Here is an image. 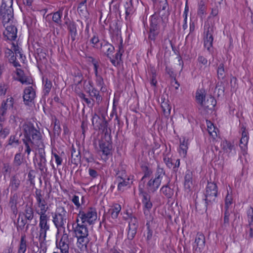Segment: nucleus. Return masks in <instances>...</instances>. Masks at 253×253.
<instances>
[{"label":"nucleus","instance_id":"412c9836","mask_svg":"<svg viewBox=\"0 0 253 253\" xmlns=\"http://www.w3.org/2000/svg\"><path fill=\"white\" fill-rule=\"evenodd\" d=\"M73 226L76 237L88 236V229L84 223H82V224H73Z\"/></svg>","mask_w":253,"mask_h":253},{"label":"nucleus","instance_id":"6e6d98bb","mask_svg":"<svg viewBox=\"0 0 253 253\" xmlns=\"http://www.w3.org/2000/svg\"><path fill=\"white\" fill-rule=\"evenodd\" d=\"M77 10L80 15L85 18L88 17V13L87 12L86 5H85L84 6H81L78 5Z\"/></svg>","mask_w":253,"mask_h":253},{"label":"nucleus","instance_id":"09e8293b","mask_svg":"<svg viewBox=\"0 0 253 253\" xmlns=\"http://www.w3.org/2000/svg\"><path fill=\"white\" fill-rule=\"evenodd\" d=\"M184 187L187 190H190L193 185L192 175H186L185 176Z\"/></svg>","mask_w":253,"mask_h":253},{"label":"nucleus","instance_id":"3c124183","mask_svg":"<svg viewBox=\"0 0 253 253\" xmlns=\"http://www.w3.org/2000/svg\"><path fill=\"white\" fill-rule=\"evenodd\" d=\"M232 194L229 193V191L227 190V193L226 196V198L225 199V210H229V208L230 206L232 204Z\"/></svg>","mask_w":253,"mask_h":253},{"label":"nucleus","instance_id":"4be33fe9","mask_svg":"<svg viewBox=\"0 0 253 253\" xmlns=\"http://www.w3.org/2000/svg\"><path fill=\"white\" fill-rule=\"evenodd\" d=\"M99 146L103 155L108 156L112 154V141L100 140Z\"/></svg>","mask_w":253,"mask_h":253},{"label":"nucleus","instance_id":"a18cd8bd","mask_svg":"<svg viewBox=\"0 0 253 253\" xmlns=\"http://www.w3.org/2000/svg\"><path fill=\"white\" fill-rule=\"evenodd\" d=\"M207 6L203 0H201L199 3L198 14L201 17L206 14Z\"/></svg>","mask_w":253,"mask_h":253},{"label":"nucleus","instance_id":"e433bc0d","mask_svg":"<svg viewBox=\"0 0 253 253\" xmlns=\"http://www.w3.org/2000/svg\"><path fill=\"white\" fill-rule=\"evenodd\" d=\"M73 76L74 77V82L75 83L76 86L80 84L83 80V75L82 72L78 70L74 73Z\"/></svg>","mask_w":253,"mask_h":253},{"label":"nucleus","instance_id":"de8ad7c7","mask_svg":"<svg viewBox=\"0 0 253 253\" xmlns=\"http://www.w3.org/2000/svg\"><path fill=\"white\" fill-rule=\"evenodd\" d=\"M46 56V54L44 51L38 55H35L36 59L38 62V67L39 68H40V63H43L44 62V63L45 64L47 62V59Z\"/></svg>","mask_w":253,"mask_h":253},{"label":"nucleus","instance_id":"13d9d810","mask_svg":"<svg viewBox=\"0 0 253 253\" xmlns=\"http://www.w3.org/2000/svg\"><path fill=\"white\" fill-rule=\"evenodd\" d=\"M20 181L16 178L15 176H13L11 181V189L15 191L18 188L20 185Z\"/></svg>","mask_w":253,"mask_h":253},{"label":"nucleus","instance_id":"680f3d73","mask_svg":"<svg viewBox=\"0 0 253 253\" xmlns=\"http://www.w3.org/2000/svg\"><path fill=\"white\" fill-rule=\"evenodd\" d=\"M160 11V13H162L163 11L167 12V15H169V12L168 10H166V8L168 7V4L167 1L160 3L159 4L156 5Z\"/></svg>","mask_w":253,"mask_h":253},{"label":"nucleus","instance_id":"39448f33","mask_svg":"<svg viewBox=\"0 0 253 253\" xmlns=\"http://www.w3.org/2000/svg\"><path fill=\"white\" fill-rule=\"evenodd\" d=\"M142 203L145 219L146 220L153 221V214L152 212L153 205L151 201L150 196L149 194L146 193L143 194Z\"/></svg>","mask_w":253,"mask_h":253},{"label":"nucleus","instance_id":"4d7b16f0","mask_svg":"<svg viewBox=\"0 0 253 253\" xmlns=\"http://www.w3.org/2000/svg\"><path fill=\"white\" fill-rule=\"evenodd\" d=\"M8 107L7 102L3 100L0 106V116H4L6 115Z\"/></svg>","mask_w":253,"mask_h":253},{"label":"nucleus","instance_id":"9b49d317","mask_svg":"<svg viewBox=\"0 0 253 253\" xmlns=\"http://www.w3.org/2000/svg\"><path fill=\"white\" fill-rule=\"evenodd\" d=\"M49 217L47 214L40 215L39 219V227H40V237L43 238L44 240L46 236V232L49 230V225L48 224Z\"/></svg>","mask_w":253,"mask_h":253},{"label":"nucleus","instance_id":"864d4df0","mask_svg":"<svg viewBox=\"0 0 253 253\" xmlns=\"http://www.w3.org/2000/svg\"><path fill=\"white\" fill-rule=\"evenodd\" d=\"M52 155L54 156L57 165L58 166L61 165L62 162V156L65 155L64 152L63 151H62L61 153H59V154H58L56 153H55L52 151Z\"/></svg>","mask_w":253,"mask_h":253},{"label":"nucleus","instance_id":"20e7f679","mask_svg":"<svg viewBox=\"0 0 253 253\" xmlns=\"http://www.w3.org/2000/svg\"><path fill=\"white\" fill-rule=\"evenodd\" d=\"M213 26H211L208 22L205 23L204 32V46L207 48V50L209 52H211V47L213 46Z\"/></svg>","mask_w":253,"mask_h":253},{"label":"nucleus","instance_id":"c85d7f7f","mask_svg":"<svg viewBox=\"0 0 253 253\" xmlns=\"http://www.w3.org/2000/svg\"><path fill=\"white\" fill-rule=\"evenodd\" d=\"M77 246L78 248H80L81 250L85 249L87 247V245L89 242V239L88 237H77Z\"/></svg>","mask_w":253,"mask_h":253},{"label":"nucleus","instance_id":"4c0bfd02","mask_svg":"<svg viewBox=\"0 0 253 253\" xmlns=\"http://www.w3.org/2000/svg\"><path fill=\"white\" fill-rule=\"evenodd\" d=\"M27 220L28 219L22 215V213H19L17 219V229L22 230L27 223Z\"/></svg>","mask_w":253,"mask_h":253},{"label":"nucleus","instance_id":"69168bd1","mask_svg":"<svg viewBox=\"0 0 253 253\" xmlns=\"http://www.w3.org/2000/svg\"><path fill=\"white\" fill-rule=\"evenodd\" d=\"M8 60L9 62L10 63H12L15 67H20L21 66L19 63L16 61V55H14V53L10 56Z\"/></svg>","mask_w":253,"mask_h":253},{"label":"nucleus","instance_id":"6e6552de","mask_svg":"<svg viewBox=\"0 0 253 253\" xmlns=\"http://www.w3.org/2000/svg\"><path fill=\"white\" fill-rule=\"evenodd\" d=\"M205 195L207 204L215 202L217 196V187L216 184L214 182H208Z\"/></svg>","mask_w":253,"mask_h":253},{"label":"nucleus","instance_id":"f257e3e1","mask_svg":"<svg viewBox=\"0 0 253 253\" xmlns=\"http://www.w3.org/2000/svg\"><path fill=\"white\" fill-rule=\"evenodd\" d=\"M23 128L24 138L22 140L26 147L25 153L29 155L31 151L30 144L40 147L42 143V135L32 123H24Z\"/></svg>","mask_w":253,"mask_h":253},{"label":"nucleus","instance_id":"58836bf2","mask_svg":"<svg viewBox=\"0 0 253 253\" xmlns=\"http://www.w3.org/2000/svg\"><path fill=\"white\" fill-rule=\"evenodd\" d=\"M124 52L123 45V40H121L120 43L119 45V49L117 50V53L115 54V58L116 60L118 61L117 64L122 61V56Z\"/></svg>","mask_w":253,"mask_h":253},{"label":"nucleus","instance_id":"49530a36","mask_svg":"<svg viewBox=\"0 0 253 253\" xmlns=\"http://www.w3.org/2000/svg\"><path fill=\"white\" fill-rule=\"evenodd\" d=\"M27 250V242L25 237L22 236L18 248V253H25Z\"/></svg>","mask_w":253,"mask_h":253},{"label":"nucleus","instance_id":"a878e982","mask_svg":"<svg viewBox=\"0 0 253 253\" xmlns=\"http://www.w3.org/2000/svg\"><path fill=\"white\" fill-rule=\"evenodd\" d=\"M207 98L205 90L203 88L198 89L196 92L195 99L196 101L202 107L203 103Z\"/></svg>","mask_w":253,"mask_h":253},{"label":"nucleus","instance_id":"bb28decb","mask_svg":"<svg viewBox=\"0 0 253 253\" xmlns=\"http://www.w3.org/2000/svg\"><path fill=\"white\" fill-rule=\"evenodd\" d=\"M81 155L80 151H76L73 146L71 150V162L77 166L81 163Z\"/></svg>","mask_w":253,"mask_h":253},{"label":"nucleus","instance_id":"473e14b6","mask_svg":"<svg viewBox=\"0 0 253 253\" xmlns=\"http://www.w3.org/2000/svg\"><path fill=\"white\" fill-rule=\"evenodd\" d=\"M222 149L226 153H230L234 149L233 143H231L226 140H223L221 143Z\"/></svg>","mask_w":253,"mask_h":253},{"label":"nucleus","instance_id":"338daca9","mask_svg":"<svg viewBox=\"0 0 253 253\" xmlns=\"http://www.w3.org/2000/svg\"><path fill=\"white\" fill-rule=\"evenodd\" d=\"M141 169L144 172V174H151L152 171L149 168V165L147 164H142L141 166Z\"/></svg>","mask_w":253,"mask_h":253},{"label":"nucleus","instance_id":"79ce46f5","mask_svg":"<svg viewBox=\"0 0 253 253\" xmlns=\"http://www.w3.org/2000/svg\"><path fill=\"white\" fill-rule=\"evenodd\" d=\"M43 83L44 84V95H47L51 88L52 86L51 82L46 78L45 80L43 79Z\"/></svg>","mask_w":253,"mask_h":253},{"label":"nucleus","instance_id":"9d476101","mask_svg":"<svg viewBox=\"0 0 253 253\" xmlns=\"http://www.w3.org/2000/svg\"><path fill=\"white\" fill-rule=\"evenodd\" d=\"M125 219L129 218L127 237L129 240H132L136 235L138 227V221L136 217L129 215L126 212V216H124Z\"/></svg>","mask_w":253,"mask_h":253},{"label":"nucleus","instance_id":"8fccbe9b","mask_svg":"<svg viewBox=\"0 0 253 253\" xmlns=\"http://www.w3.org/2000/svg\"><path fill=\"white\" fill-rule=\"evenodd\" d=\"M161 107L164 114L166 116H169L170 113L171 107L168 103V102L165 101V98H164L163 101L161 103Z\"/></svg>","mask_w":253,"mask_h":253},{"label":"nucleus","instance_id":"f03ea898","mask_svg":"<svg viewBox=\"0 0 253 253\" xmlns=\"http://www.w3.org/2000/svg\"><path fill=\"white\" fill-rule=\"evenodd\" d=\"M68 216V212L64 207L59 206L56 208L52 215V222L58 231L65 228Z\"/></svg>","mask_w":253,"mask_h":253},{"label":"nucleus","instance_id":"b1692460","mask_svg":"<svg viewBox=\"0 0 253 253\" xmlns=\"http://www.w3.org/2000/svg\"><path fill=\"white\" fill-rule=\"evenodd\" d=\"M17 76L18 77V81L22 84H30L32 83L33 80L24 75V72L20 69H17Z\"/></svg>","mask_w":253,"mask_h":253},{"label":"nucleus","instance_id":"603ef678","mask_svg":"<svg viewBox=\"0 0 253 253\" xmlns=\"http://www.w3.org/2000/svg\"><path fill=\"white\" fill-rule=\"evenodd\" d=\"M18 199V196L16 194H14L10 198L9 205L12 209V210L14 212L16 210V205H17V201Z\"/></svg>","mask_w":253,"mask_h":253},{"label":"nucleus","instance_id":"0eeeda50","mask_svg":"<svg viewBox=\"0 0 253 253\" xmlns=\"http://www.w3.org/2000/svg\"><path fill=\"white\" fill-rule=\"evenodd\" d=\"M82 223H88L89 224L93 223L97 219V212L93 208H90L87 211H80L78 213Z\"/></svg>","mask_w":253,"mask_h":253},{"label":"nucleus","instance_id":"393cba45","mask_svg":"<svg viewBox=\"0 0 253 253\" xmlns=\"http://www.w3.org/2000/svg\"><path fill=\"white\" fill-rule=\"evenodd\" d=\"M217 78L218 80H224L226 77L227 70L225 68L224 63L222 62L217 65L216 68Z\"/></svg>","mask_w":253,"mask_h":253},{"label":"nucleus","instance_id":"dca6fc26","mask_svg":"<svg viewBox=\"0 0 253 253\" xmlns=\"http://www.w3.org/2000/svg\"><path fill=\"white\" fill-rule=\"evenodd\" d=\"M0 13L3 26L13 23L14 13L13 8H0Z\"/></svg>","mask_w":253,"mask_h":253},{"label":"nucleus","instance_id":"6ab92c4d","mask_svg":"<svg viewBox=\"0 0 253 253\" xmlns=\"http://www.w3.org/2000/svg\"><path fill=\"white\" fill-rule=\"evenodd\" d=\"M242 137L240 141V147L243 155L247 154V144L249 140V133L246 127L243 126L241 128Z\"/></svg>","mask_w":253,"mask_h":253},{"label":"nucleus","instance_id":"f704fd0d","mask_svg":"<svg viewBox=\"0 0 253 253\" xmlns=\"http://www.w3.org/2000/svg\"><path fill=\"white\" fill-rule=\"evenodd\" d=\"M153 221L146 220V225L147 226V232L145 235L146 240L148 244L151 243V241L153 236V231L150 228V224Z\"/></svg>","mask_w":253,"mask_h":253},{"label":"nucleus","instance_id":"7ed1b4c3","mask_svg":"<svg viewBox=\"0 0 253 253\" xmlns=\"http://www.w3.org/2000/svg\"><path fill=\"white\" fill-rule=\"evenodd\" d=\"M36 202L34 209L36 213L39 215L46 214L49 210L47 203L44 197V193L41 189H36L35 193Z\"/></svg>","mask_w":253,"mask_h":253},{"label":"nucleus","instance_id":"2eb2a0df","mask_svg":"<svg viewBox=\"0 0 253 253\" xmlns=\"http://www.w3.org/2000/svg\"><path fill=\"white\" fill-rule=\"evenodd\" d=\"M150 175H144L142 180L147 179L149 181L147 183L148 188L151 191H156L160 186L161 180L160 175L155 177H150Z\"/></svg>","mask_w":253,"mask_h":253},{"label":"nucleus","instance_id":"5701e85b","mask_svg":"<svg viewBox=\"0 0 253 253\" xmlns=\"http://www.w3.org/2000/svg\"><path fill=\"white\" fill-rule=\"evenodd\" d=\"M216 104V100L211 95L207 96V98L202 105V107L207 111H213Z\"/></svg>","mask_w":253,"mask_h":253},{"label":"nucleus","instance_id":"ea45409f","mask_svg":"<svg viewBox=\"0 0 253 253\" xmlns=\"http://www.w3.org/2000/svg\"><path fill=\"white\" fill-rule=\"evenodd\" d=\"M225 81H221L218 82L216 85L215 89H217V95H224L225 92Z\"/></svg>","mask_w":253,"mask_h":253},{"label":"nucleus","instance_id":"774afa93","mask_svg":"<svg viewBox=\"0 0 253 253\" xmlns=\"http://www.w3.org/2000/svg\"><path fill=\"white\" fill-rule=\"evenodd\" d=\"M197 60L200 63H201L205 66H207L208 64L210 66L211 64L210 62L208 63V61L206 58L202 55H199L198 56Z\"/></svg>","mask_w":253,"mask_h":253},{"label":"nucleus","instance_id":"f8f14e48","mask_svg":"<svg viewBox=\"0 0 253 253\" xmlns=\"http://www.w3.org/2000/svg\"><path fill=\"white\" fill-rule=\"evenodd\" d=\"M63 229V234L58 244L60 253L53 252L52 253H69V234L65 231V228Z\"/></svg>","mask_w":253,"mask_h":253},{"label":"nucleus","instance_id":"cd10ccee","mask_svg":"<svg viewBox=\"0 0 253 253\" xmlns=\"http://www.w3.org/2000/svg\"><path fill=\"white\" fill-rule=\"evenodd\" d=\"M121 209L120 205L115 204L109 210L108 213L113 219H116L121 211Z\"/></svg>","mask_w":253,"mask_h":253},{"label":"nucleus","instance_id":"1a4fd4ad","mask_svg":"<svg viewBox=\"0 0 253 253\" xmlns=\"http://www.w3.org/2000/svg\"><path fill=\"white\" fill-rule=\"evenodd\" d=\"M92 124L96 129H104L105 127L109 126L108 121L106 119V115L104 113L100 115L95 113L92 118Z\"/></svg>","mask_w":253,"mask_h":253},{"label":"nucleus","instance_id":"f3484780","mask_svg":"<svg viewBox=\"0 0 253 253\" xmlns=\"http://www.w3.org/2000/svg\"><path fill=\"white\" fill-rule=\"evenodd\" d=\"M205 247V237L202 233H198L193 245V249L195 252L200 253L204 249Z\"/></svg>","mask_w":253,"mask_h":253},{"label":"nucleus","instance_id":"4468645a","mask_svg":"<svg viewBox=\"0 0 253 253\" xmlns=\"http://www.w3.org/2000/svg\"><path fill=\"white\" fill-rule=\"evenodd\" d=\"M3 27L5 30L3 33V36L7 40L14 41L17 38V29L16 27L12 24V23L5 25Z\"/></svg>","mask_w":253,"mask_h":253},{"label":"nucleus","instance_id":"423d86ee","mask_svg":"<svg viewBox=\"0 0 253 253\" xmlns=\"http://www.w3.org/2000/svg\"><path fill=\"white\" fill-rule=\"evenodd\" d=\"M23 162V158L21 154L20 153H16L13 162V166H10L8 163L3 164V172L9 173L16 172L18 170L19 167L22 165Z\"/></svg>","mask_w":253,"mask_h":253},{"label":"nucleus","instance_id":"0e129e2a","mask_svg":"<svg viewBox=\"0 0 253 253\" xmlns=\"http://www.w3.org/2000/svg\"><path fill=\"white\" fill-rule=\"evenodd\" d=\"M156 72L155 69H152L151 70V81L150 83L152 85L156 86L157 84L156 80Z\"/></svg>","mask_w":253,"mask_h":253},{"label":"nucleus","instance_id":"5fc2aeb1","mask_svg":"<svg viewBox=\"0 0 253 253\" xmlns=\"http://www.w3.org/2000/svg\"><path fill=\"white\" fill-rule=\"evenodd\" d=\"M162 20V17H159V16L157 14L155 13L151 16L150 24L154 26L160 25L159 24Z\"/></svg>","mask_w":253,"mask_h":253},{"label":"nucleus","instance_id":"aec40b11","mask_svg":"<svg viewBox=\"0 0 253 253\" xmlns=\"http://www.w3.org/2000/svg\"><path fill=\"white\" fill-rule=\"evenodd\" d=\"M36 97V92L32 86H28L24 90L23 96L24 103L28 105L30 102H32Z\"/></svg>","mask_w":253,"mask_h":253},{"label":"nucleus","instance_id":"c9c22d12","mask_svg":"<svg viewBox=\"0 0 253 253\" xmlns=\"http://www.w3.org/2000/svg\"><path fill=\"white\" fill-rule=\"evenodd\" d=\"M126 9V16L132 14L134 11V6L133 5V0H127L126 4H125Z\"/></svg>","mask_w":253,"mask_h":253},{"label":"nucleus","instance_id":"37998d69","mask_svg":"<svg viewBox=\"0 0 253 253\" xmlns=\"http://www.w3.org/2000/svg\"><path fill=\"white\" fill-rule=\"evenodd\" d=\"M83 155L84 159L87 162H92L94 161L93 155L88 150L84 149Z\"/></svg>","mask_w":253,"mask_h":253},{"label":"nucleus","instance_id":"a211bd4d","mask_svg":"<svg viewBox=\"0 0 253 253\" xmlns=\"http://www.w3.org/2000/svg\"><path fill=\"white\" fill-rule=\"evenodd\" d=\"M133 175H121L117 178L118 181V189L124 191L125 187L129 186L132 183Z\"/></svg>","mask_w":253,"mask_h":253},{"label":"nucleus","instance_id":"2f4dec72","mask_svg":"<svg viewBox=\"0 0 253 253\" xmlns=\"http://www.w3.org/2000/svg\"><path fill=\"white\" fill-rule=\"evenodd\" d=\"M20 213H22L23 216L30 221L32 220L34 217L33 209L31 206H26L24 211Z\"/></svg>","mask_w":253,"mask_h":253},{"label":"nucleus","instance_id":"ddd939ff","mask_svg":"<svg viewBox=\"0 0 253 253\" xmlns=\"http://www.w3.org/2000/svg\"><path fill=\"white\" fill-rule=\"evenodd\" d=\"M64 24L66 26L69 33L71 36L72 42L76 40V37L77 35V25L75 21L71 20L68 17V13L66 12L64 16Z\"/></svg>","mask_w":253,"mask_h":253},{"label":"nucleus","instance_id":"052dcab7","mask_svg":"<svg viewBox=\"0 0 253 253\" xmlns=\"http://www.w3.org/2000/svg\"><path fill=\"white\" fill-rule=\"evenodd\" d=\"M180 149L182 152L183 156L185 157L187 154L188 149L187 141H186L185 139L182 142L180 141Z\"/></svg>","mask_w":253,"mask_h":253},{"label":"nucleus","instance_id":"c03bdc74","mask_svg":"<svg viewBox=\"0 0 253 253\" xmlns=\"http://www.w3.org/2000/svg\"><path fill=\"white\" fill-rule=\"evenodd\" d=\"M161 191L168 198H171L174 193L173 189L168 186L162 187Z\"/></svg>","mask_w":253,"mask_h":253},{"label":"nucleus","instance_id":"c756f323","mask_svg":"<svg viewBox=\"0 0 253 253\" xmlns=\"http://www.w3.org/2000/svg\"><path fill=\"white\" fill-rule=\"evenodd\" d=\"M89 93V96L91 98H95L96 100V102L97 104H99L102 100V96L99 94V92L96 89L93 88L92 90L90 91V89L89 88V89L86 91Z\"/></svg>","mask_w":253,"mask_h":253},{"label":"nucleus","instance_id":"e2e57ef3","mask_svg":"<svg viewBox=\"0 0 253 253\" xmlns=\"http://www.w3.org/2000/svg\"><path fill=\"white\" fill-rule=\"evenodd\" d=\"M13 0H2L0 8H13Z\"/></svg>","mask_w":253,"mask_h":253},{"label":"nucleus","instance_id":"a19ab883","mask_svg":"<svg viewBox=\"0 0 253 253\" xmlns=\"http://www.w3.org/2000/svg\"><path fill=\"white\" fill-rule=\"evenodd\" d=\"M22 135V133H21L19 135V137H18L16 135H12L10 136V138L8 140V144L9 145L13 146H18L21 142L19 140V137Z\"/></svg>","mask_w":253,"mask_h":253},{"label":"nucleus","instance_id":"72a5a7b5","mask_svg":"<svg viewBox=\"0 0 253 253\" xmlns=\"http://www.w3.org/2000/svg\"><path fill=\"white\" fill-rule=\"evenodd\" d=\"M100 130L101 131L103 134V135L100 140H105L106 141H112L111 136V129L110 127L107 126V127H105L104 129H101Z\"/></svg>","mask_w":253,"mask_h":253},{"label":"nucleus","instance_id":"bf43d9fd","mask_svg":"<svg viewBox=\"0 0 253 253\" xmlns=\"http://www.w3.org/2000/svg\"><path fill=\"white\" fill-rule=\"evenodd\" d=\"M104 47H108L107 49L106 55L107 57H110V54L114 52L115 47L108 42H105L103 45Z\"/></svg>","mask_w":253,"mask_h":253},{"label":"nucleus","instance_id":"7c9ffc66","mask_svg":"<svg viewBox=\"0 0 253 253\" xmlns=\"http://www.w3.org/2000/svg\"><path fill=\"white\" fill-rule=\"evenodd\" d=\"M63 8H60L57 11L54 12L52 16V20L56 24L61 26V17L63 15Z\"/></svg>","mask_w":253,"mask_h":253}]
</instances>
